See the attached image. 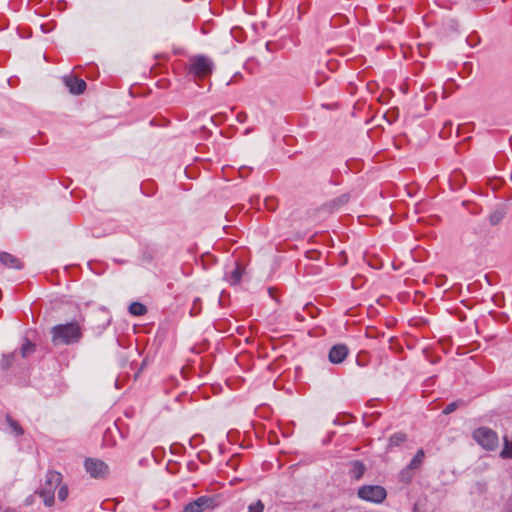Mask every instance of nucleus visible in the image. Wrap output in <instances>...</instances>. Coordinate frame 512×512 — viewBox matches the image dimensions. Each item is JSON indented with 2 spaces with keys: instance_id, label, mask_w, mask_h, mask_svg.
<instances>
[{
  "instance_id": "f257e3e1",
  "label": "nucleus",
  "mask_w": 512,
  "mask_h": 512,
  "mask_svg": "<svg viewBox=\"0 0 512 512\" xmlns=\"http://www.w3.org/2000/svg\"><path fill=\"white\" fill-rule=\"evenodd\" d=\"M51 336L54 345H73L81 341L83 333L78 322H68L53 326Z\"/></svg>"
},
{
  "instance_id": "f03ea898",
  "label": "nucleus",
  "mask_w": 512,
  "mask_h": 512,
  "mask_svg": "<svg viewBox=\"0 0 512 512\" xmlns=\"http://www.w3.org/2000/svg\"><path fill=\"white\" fill-rule=\"evenodd\" d=\"M214 68L212 60L204 55H198L191 59L188 71L195 78H205L209 76Z\"/></svg>"
},
{
  "instance_id": "7ed1b4c3",
  "label": "nucleus",
  "mask_w": 512,
  "mask_h": 512,
  "mask_svg": "<svg viewBox=\"0 0 512 512\" xmlns=\"http://www.w3.org/2000/svg\"><path fill=\"white\" fill-rule=\"evenodd\" d=\"M474 440L486 450H494L498 446V435L488 427H480L473 432Z\"/></svg>"
},
{
  "instance_id": "20e7f679",
  "label": "nucleus",
  "mask_w": 512,
  "mask_h": 512,
  "mask_svg": "<svg viewBox=\"0 0 512 512\" xmlns=\"http://www.w3.org/2000/svg\"><path fill=\"white\" fill-rule=\"evenodd\" d=\"M358 496L369 502L381 503L385 500L386 490L379 485H364L358 490Z\"/></svg>"
},
{
  "instance_id": "39448f33",
  "label": "nucleus",
  "mask_w": 512,
  "mask_h": 512,
  "mask_svg": "<svg viewBox=\"0 0 512 512\" xmlns=\"http://www.w3.org/2000/svg\"><path fill=\"white\" fill-rule=\"evenodd\" d=\"M84 467L92 478H104L108 475V465L100 459L87 458Z\"/></svg>"
},
{
  "instance_id": "423d86ee",
  "label": "nucleus",
  "mask_w": 512,
  "mask_h": 512,
  "mask_svg": "<svg viewBox=\"0 0 512 512\" xmlns=\"http://www.w3.org/2000/svg\"><path fill=\"white\" fill-rule=\"evenodd\" d=\"M424 457L425 453L423 449L418 450L407 468L401 472V480H410L413 477V471L418 469L423 463Z\"/></svg>"
},
{
  "instance_id": "0eeeda50",
  "label": "nucleus",
  "mask_w": 512,
  "mask_h": 512,
  "mask_svg": "<svg viewBox=\"0 0 512 512\" xmlns=\"http://www.w3.org/2000/svg\"><path fill=\"white\" fill-rule=\"evenodd\" d=\"M213 505V499L208 496H201L194 501L188 503L183 512H202L206 508H209Z\"/></svg>"
},
{
  "instance_id": "6e6552de",
  "label": "nucleus",
  "mask_w": 512,
  "mask_h": 512,
  "mask_svg": "<svg viewBox=\"0 0 512 512\" xmlns=\"http://www.w3.org/2000/svg\"><path fill=\"white\" fill-rule=\"evenodd\" d=\"M348 352V347L345 344H336L330 348L328 359L332 364H340L346 359Z\"/></svg>"
},
{
  "instance_id": "1a4fd4ad",
  "label": "nucleus",
  "mask_w": 512,
  "mask_h": 512,
  "mask_svg": "<svg viewBox=\"0 0 512 512\" xmlns=\"http://www.w3.org/2000/svg\"><path fill=\"white\" fill-rule=\"evenodd\" d=\"M63 81L72 94H82L86 89V82L81 78L75 76H65Z\"/></svg>"
},
{
  "instance_id": "9d476101",
  "label": "nucleus",
  "mask_w": 512,
  "mask_h": 512,
  "mask_svg": "<svg viewBox=\"0 0 512 512\" xmlns=\"http://www.w3.org/2000/svg\"><path fill=\"white\" fill-rule=\"evenodd\" d=\"M458 27L459 24L455 19H445L438 30V35L442 38H447L453 34L458 33Z\"/></svg>"
},
{
  "instance_id": "9b49d317",
  "label": "nucleus",
  "mask_w": 512,
  "mask_h": 512,
  "mask_svg": "<svg viewBox=\"0 0 512 512\" xmlns=\"http://www.w3.org/2000/svg\"><path fill=\"white\" fill-rule=\"evenodd\" d=\"M55 489L56 487L53 485V482H46L43 488H41L39 491H36V494H39V496L43 499L44 504L50 507L54 503Z\"/></svg>"
},
{
  "instance_id": "f8f14e48",
  "label": "nucleus",
  "mask_w": 512,
  "mask_h": 512,
  "mask_svg": "<svg viewBox=\"0 0 512 512\" xmlns=\"http://www.w3.org/2000/svg\"><path fill=\"white\" fill-rule=\"evenodd\" d=\"M0 262L8 268L22 269L23 267L19 258L7 252L0 253Z\"/></svg>"
},
{
  "instance_id": "ddd939ff",
  "label": "nucleus",
  "mask_w": 512,
  "mask_h": 512,
  "mask_svg": "<svg viewBox=\"0 0 512 512\" xmlns=\"http://www.w3.org/2000/svg\"><path fill=\"white\" fill-rule=\"evenodd\" d=\"M408 439V436L404 432H396L392 434L388 439V445L387 449L392 450L393 448H400L402 447Z\"/></svg>"
},
{
  "instance_id": "4468645a",
  "label": "nucleus",
  "mask_w": 512,
  "mask_h": 512,
  "mask_svg": "<svg viewBox=\"0 0 512 512\" xmlns=\"http://www.w3.org/2000/svg\"><path fill=\"white\" fill-rule=\"evenodd\" d=\"M366 467L362 461L354 460L349 463L350 476L359 480L365 473Z\"/></svg>"
},
{
  "instance_id": "2eb2a0df",
  "label": "nucleus",
  "mask_w": 512,
  "mask_h": 512,
  "mask_svg": "<svg viewBox=\"0 0 512 512\" xmlns=\"http://www.w3.org/2000/svg\"><path fill=\"white\" fill-rule=\"evenodd\" d=\"M243 274L244 268L239 263H236L235 268L230 273H226V278L231 285H237L241 281Z\"/></svg>"
},
{
  "instance_id": "dca6fc26",
  "label": "nucleus",
  "mask_w": 512,
  "mask_h": 512,
  "mask_svg": "<svg viewBox=\"0 0 512 512\" xmlns=\"http://www.w3.org/2000/svg\"><path fill=\"white\" fill-rule=\"evenodd\" d=\"M6 423L10 428L11 432L15 434V436L18 437L24 434V430L19 424V422L13 419L10 415L6 416Z\"/></svg>"
},
{
  "instance_id": "f3484780",
  "label": "nucleus",
  "mask_w": 512,
  "mask_h": 512,
  "mask_svg": "<svg viewBox=\"0 0 512 512\" xmlns=\"http://www.w3.org/2000/svg\"><path fill=\"white\" fill-rule=\"evenodd\" d=\"M128 310L134 316H142L147 312L146 306L140 302L131 303Z\"/></svg>"
},
{
  "instance_id": "a211bd4d",
  "label": "nucleus",
  "mask_w": 512,
  "mask_h": 512,
  "mask_svg": "<svg viewBox=\"0 0 512 512\" xmlns=\"http://www.w3.org/2000/svg\"><path fill=\"white\" fill-rule=\"evenodd\" d=\"M35 344L30 342L28 339H25V342L22 344L20 352L23 358L28 357L30 354H32L35 351Z\"/></svg>"
},
{
  "instance_id": "6ab92c4d",
  "label": "nucleus",
  "mask_w": 512,
  "mask_h": 512,
  "mask_svg": "<svg viewBox=\"0 0 512 512\" xmlns=\"http://www.w3.org/2000/svg\"><path fill=\"white\" fill-rule=\"evenodd\" d=\"M500 456L503 459H512V441H509L506 437L504 438V448Z\"/></svg>"
},
{
  "instance_id": "aec40b11",
  "label": "nucleus",
  "mask_w": 512,
  "mask_h": 512,
  "mask_svg": "<svg viewBox=\"0 0 512 512\" xmlns=\"http://www.w3.org/2000/svg\"><path fill=\"white\" fill-rule=\"evenodd\" d=\"M201 312V308H200V299L199 298H196L194 300V303H193V306L190 310V315L191 316H197L199 315Z\"/></svg>"
},
{
  "instance_id": "412c9836",
  "label": "nucleus",
  "mask_w": 512,
  "mask_h": 512,
  "mask_svg": "<svg viewBox=\"0 0 512 512\" xmlns=\"http://www.w3.org/2000/svg\"><path fill=\"white\" fill-rule=\"evenodd\" d=\"M503 218V214L501 212H494L490 215V223L492 225H497Z\"/></svg>"
},
{
  "instance_id": "4be33fe9",
  "label": "nucleus",
  "mask_w": 512,
  "mask_h": 512,
  "mask_svg": "<svg viewBox=\"0 0 512 512\" xmlns=\"http://www.w3.org/2000/svg\"><path fill=\"white\" fill-rule=\"evenodd\" d=\"M459 406V402L455 401V402H451L449 403L444 409H443V413L445 415H448L452 412H454Z\"/></svg>"
},
{
  "instance_id": "5701e85b",
  "label": "nucleus",
  "mask_w": 512,
  "mask_h": 512,
  "mask_svg": "<svg viewBox=\"0 0 512 512\" xmlns=\"http://www.w3.org/2000/svg\"><path fill=\"white\" fill-rule=\"evenodd\" d=\"M263 509H264L263 503L260 500H258L255 504H251L249 506L248 512H263Z\"/></svg>"
},
{
  "instance_id": "b1692460",
  "label": "nucleus",
  "mask_w": 512,
  "mask_h": 512,
  "mask_svg": "<svg viewBox=\"0 0 512 512\" xmlns=\"http://www.w3.org/2000/svg\"><path fill=\"white\" fill-rule=\"evenodd\" d=\"M68 493H69L68 487L66 485L61 486L58 490L59 500H61V501L66 500V498L68 497Z\"/></svg>"
},
{
  "instance_id": "393cba45",
  "label": "nucleus",
  "mask_w": 512,
  "mask_h": 512,
  "mask_svg": "<svg viewBox=\"0 0 512 512\" xmlns=\"http://www.w3.org/2000/svg\"><path fill=\"white\" fill-rule=\"evenodd\" d=\"M49 481L52 480H62V475L59 472L56 471H49L47 474V479Z\"/></svg>"
},
{
  "instance_id": "a878e982",
  "label": "nucleus",
  "mask_w": 512,
  "mask_h": 512,
  "mask_svg": "<svg viewBox=\"0 0 512 512\" xmlns=\"http://www.w3.org/2000/svg\"><path fill=\"white\" fill-rule=\"evenodd\" d=\"M275 200L273 198H268L265 200V206L268 210L274 211L275 210Z\"/></svg>"
},
{
  "instance_id": "bb28decb",
  "label": "nucleus",
  "mask_w": 512,
  "mask_h": 512,
  "mask_svg": "<svg viewBox=\"0 0 512 512\" xmlns=\"http://www.w3.org/2000/svg\"><path fill=\"white\" fill-rule=\"evenodd\" d=\"M12 358H13L12 354L4 357L3 363H2V366L4 369H7L10 366Z\"/></svg>"
},
{
  "instance_id": "cd10ccee",
  "label": "nucleus",
  "mask_w": 512,
  "mask_h": 512,
  "mask_svg": "<svg viewBox=\"0 0 512 512\" xmlns=\"http://www.w3.org/2000/svg\"><path fill=\"white\" fill-rule=\"evenodd\" d=\"M200 440H201V436L200 435L193 436L189 440L190 446L191 447H196L198 445V443L200 442Z\"/></svg>"
},
{
  "instance_id": "c85d7f7f",
  "label": "nucleus",
  "mask_w": 512,
  "mask_h": 512,
  "mask_svg": "<svg viewBox=\"0 0 512 512\" xmlns=\"http://www.w3.org/2000/svg\"><path fill=\"white\" fill-rule=\"evenodd\" d=\"M246 119H247L246 113L240 112L237 114V120L239 122H245Z\"/></svg>"
},
{
  "instance_id": "c756f323",
  "label": "nucleus",
  "mask_w": 512,
  "mask_h": 512,
  "mask_svg": "<svg viewBox=\"0 0 512 512\" xmlns=\"http://www.w3.org/2000/svg\"><path fill=\"white\" fill-rule=\"evenodd\" d=\"M189 470H195L198 468V464L194 461H191L187 464Z\"/></svg>"
},
{
  "instance_id": "7c9ffc66",
  "label": "nucleus",
  "mask_w": 512,
  "mask_h": 512,
  "mask_svg": "<svg viewBox=\"0 0 512 512\" xmlns=\"http://www.w3.org/2000/svg\"><path fill=\"white\" fill-rule=\"evenodd\" d=\"M110 323H111V319H110V318H108V319L106 320V322L103 324L102 329H106V328L110 325Z\"/></svg>"
},
{
  "instance_id": "2f4dec72",
  "label": "nucleus",
  "mask_w": 512,
  "mask_h": 512,
  "mask_svg": "<svg viewBox=\"0 0 512 512\" xmlns=\"http://www.w3.org/2000/svg\"><path fill=\"white\" fill-rule=\"evenodd\" d=\"M32 498H33V496H29L28 498H26V501H25L26 505H30L32 503Z\"/></svg>"
},
{
  "instance_id": "473e14b6",
  "label": "nucleus",
  "mask_w": 512,
  "mask_h": 512,
  "mask_svg": "<svg viewBox=\"0 0 512 512\" xmlns=\"http://www.w3.org/2000/svg\"><path fill=\"white\" fill-rule=\"evenodd\" d=\"M231 480L236 481V480H243V479H242V478H240V477H238V476H233V477L231 478Z\"/></svg>"
},
{
  "instance_id": "72a5a7b5",
  "label": "nucleus",
  "mask_w": 512,
  "mask_h": 512,
  "mask_svg": "<svg viewBox=\"0 0 512 512\" xmlns=\"http://www.w3.org/2000/svg\"><path fill=\"white\" fill-rule=\"evenodd\" d=\"M4 512H14V511L11 509H6Z\"/></svg>"
},
{
  "instance_id": "f704fd0d",
  "label": "nucleus",
  "mask_w": 512,
  "mask_h": 512,
  "mask_svg": "<svg viewBox=\"0 0 512 512\" xmlns=\"http://www.w3.org/2000/svg\"><path fill=\"white\" fill-rule=\"evenodd\" d=\"M250 132V129H246L245 134H248Z\"/></svg>"
},
{
  "instance_id": "c9c22d12",
  "label": "nucleus",
  "mask_w": 512,
  "mask_h": 512,
  "mask_svg": "<svg viewBox=\"0 0 512 512\" xmlns=\"http://www.w3.org/2000/svg\"><path fill=\"white\" fill-rule=\"evenodd\" d=\"M510 177H511V180H512V172H511V176Z\"/></svg>"
},
{
  "instance_id": "e433bc0d",
  "label": "nucleus",
  "mask_w": 512,
  "mask_h": 512,
  "mask_svg": "<svg viewBox=\"0 0 512 512\" xmlns=\"http://www.w3.org/2000/svg\"><path fill=\"white\" fill-rule=\"evenodd\" d=\"M507 512H512V509H511V510H509V511H507Z\"/></svg>"
}]
</instances>
